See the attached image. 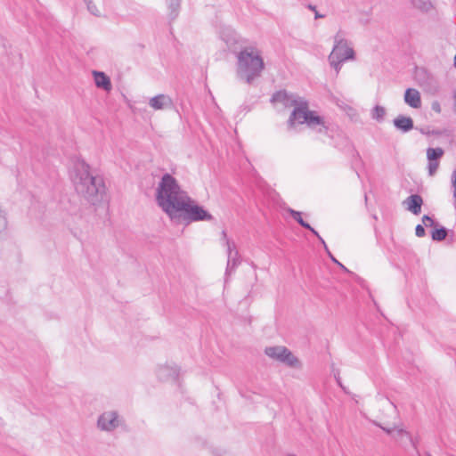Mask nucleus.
Masks as SVG:
<instances>
[{
  "label": "nucleus",
  "instance_id": "nucleus-1",
  "mask_svg": "<svg viewBox=\"0 0 456 456\" xmlns=\"http://www.w3.org/2000/svg\"><path fill=\"white\" fill-rule=\"evenodd\" d=\"M156 200L162 210L175 221H210L212 216L196 205L169 174L163 175L157 188Z\"/></svg>",
  "mask_w": 456,
  "mask_h": 456
},
{
  "label": "nucleus",
  "instance_id": "nucleus-2",
  "mask_svg": "<svg viewBox=\"0 0 456 456\" xmlns=\"http://www.w3.org/2000/svg\"><path fill=\"white\" fill-rule=\"evenodd\" d=\"M291 106L294 107V110L288 120V124L290 127H294L297 123H305L310 127H314L316 126H321V132L327 131L323 118L315 111L308 109L306 101L302 98L294 99L291 102Z\"/></svg>",
  "mask_w": 456,
  "mask_h": 456
},
{
  "label": "nucleus",
  "instance_id": "nucleus-3",
  "mask_svg": "<svg viewBox=\"0 0 456 456\" xmlns=\"http://www.w3.org/2000/svg\"><path fill=\"white\" fill-rule=\"evenodd\" d=\"M238 65L248 82L259 76L265 68L259 51L253 47H246L240 52Z\"/></svg>",
  "mask_w": 456,
  "mask_h": 456
},
{
  "label": "nucleus",
  "instance_id": "nucleus-4",
  "mask_svg": "<svg viewBox=\"0 0 456 456\" xmlns=\"http://www.w3.org/2000/svg\"><path fill=\"white\" fill-rule=\"evenodd\" d=\"M265 354L289 367L299 369L301 362L287 347L282 346H268L265 349Z\"/></svg>",
  "mask_w": 456,
  "mask_h": 456
},
{
  "label": "nucleus",
  "instance_id": "nucleus-5",
  "mask_svg": "<svg viewBox=\"0 0 456 456\" xmlns=\"http://www.w3.org/2000/svg\"><path fill=\"white\" fill-rule=\"evenodd\" d=\"M354 58V50L344 40L337 41L331 53L330 54V62L336 69L339 71V64L343 61Z\"/></svg>",
  "mask_w": 456,
  "mask_h": 456
},
{
  "label": "nucleus",
  "instance_id": "nucleus-6",
  "mask_svg": "<svg viewBox=\"0 0 456 456\" xmlns=\"http://www.w3.org/2000/svg\"><path fill=\"white\" fill-rule=\"evenodd\" d=\"M124 426V419L116 411H104L97 419V427L106 432H113L117 428Z\"/></svg>",
  "mask_w": 456,
  "mask_h": 456
},
{
  "label": "nucleus",
  "instance_id": "nucleus-7",
  "mask_svg": "<svg viewBox=\"0 0 456 456\" xmlns=\"http://www.w3.org/2000/svg\"><path fill=\"white\" fill-rule=\"evenodd\" d=\"M379 427L383 429L387 435L391 436L401 446L406 447L408 445H411L416 452V453L420 456V453L418 450V438H413L411 435L404 430L403 428H399L396 427L394 428H386L381 425Z\"/></svg>",
  "mask_w": 456,
  "mask_h": 456
},
{
  "label": "nucleus",
  "instance_id": "nucleus-8",
  "mask_svg": "<svg viewBox=\"0 0 456 456\" xmlns=\"http://www.w3.org/2000/svg\"><path fill=\"white\" fill-rule=\"evenodd\" d=\"M179 368L174 365L159 366L157 370V377L161 381H176L179 377Z\"/></svg>",
  "mask_w": 456,
  "mask_h": 456
},
{
  "label": "nucleus",
  "instance_id": "nucleus-9",
  "mask_svg": "<svg viewBox=\"0 0 456 456\" xmlns=\"http://www.w3.org/2000/svg\"><path fill=\"white\" fill-rule=\"evenodd\" d=\"M404 101L414 109H419L421 106L420 94L418 90L413 88H409L405 91Z\"/></svg>",
  "mask_w": 456,
  "mask_h": 456
},
{
  "label": "nucleus",
  "instance_id": "nucleus-10",
  "mask_svg": "<svg viewBox=\"0 0 456 456\" xmlns=\"http://www.w3.org/2000/svg\"><path fill=\"white\" fill-rule=\"evenodd\" d=\"M93 76L97 87L110 92L112 88L110 77L103 72L93 71Z\"/></svg>",
  "mask_w": 456,
  "mask_h": 456
},
{
  "label": "nucleus",
  "instance_id": "nucleus-11",
  "mask_svg": "<svg viewBox=\"0 0 456 456\" xmlns=\"http://www.w3.org/2000/svg\"><path fill=\"white\" fill-rule=\"evenodd\" d=\"M406 208L414 215H419L421 211L423 200L419 195H411L405 200Z\"/></svg>",
  "mask_w": 456,
  "mask_h": 456
},
{
  "label": "nucleus",
  "instance_id": "nucleus-12",
  "mask_svg": "<svg viewBox=\"0 0 456 456\" xmlns=\"http://www.w3.org/2000/svg\"><path fill=\"white\" fill-rule=\"evenodd\" d=\"M172 104V101L169 97L159 94L151 99L150 105L155 110H163Z\"/></svg>",
  "mask_w": 456,
  "mask_h": 456
},
{
  "label": "nucleus",
  "instance_id": "nucleus-13",
  "mask_svg": "<svg viewBox=\"0 0 456 456\" xmlns=\"http://www.w3.org/2000/svg\"><path fill=\"white\" fill-rule=\"evenodd\" d=\"M394 123L396 127L403 131H408L413 126L412 119L409 117H398Z\"/></svg>",
  "mask_w": 456,
  "mask_h": 456
},
{
  "label": "nucleus",
  "instance_id": "nucleus-14",
  "mask_svg": "<svg viewBox=\"0 0 456 456\" xmlns=\"http://www.w3.org/2000/svg\"><path fill=\"white\" fill-rule=\"evenodd\" d=\"M295 98H292L291 96H289L286 92H278L276 93L273 98H272V102H282L284 103L285 105H289L291 106V102L294 100Z\"/></svg>",
  "mask_w": 456,
  "mask_h": 456
},
{
  "label": "nucleus",
  "instance_id": "nucleus-15",
  "mask_svg": "<svg viewBox=\"0 0 456 456\" xmlns=\"http://www.w3.org/2000/svg\"><path fill=\"white\" fill-rule=\"evenodd\" d=\"M444 155L442 148H428L427 150V158L428 161H437Z\"/></svg>",
  "mask_w": 456,
  "mask_h": 456
},
{
  "label": "nucleus",
  "instance_id": "nucleus-16",
  "mask_svg": "<svg viewBox=\"0 0 456 456\" xmlns=\"http://www.w3.org/2000/svg\"><path fill=\"white\" fill-rule=\"evenodd\" d=\"M85 183L87 184L89 183L90 186H88L87 191L89 194H93L94 191H98V189L96 188V178L93 177L91 175H87L85 178Z\"/></svg>",
  "mask_w": 456,
  "mask_h": 456
},
{
  "label": "nucleus",
  "instance_id": "nucleus-17",
  "mask_svg": "<svg viewBox=\"0 0 456 456\" xmlns=\"http://www.w3.org/2000/svg\"><path fill=\"white\" fill-rule=\"evenodd\" d=\"M446 231L444 228L436 229L432 233V238L435 240H443L446 237Z\"/></svg>",
  "mask_w": 456,
  "mask_h": 456
},
{
  "label": "nucleus",
  "instance_id": "nucleus-18",
  "mask_svg": "<svg viewBox=\"0 0 456 456\" xmlns=\"http://www.w3.org/2000/svg\"><path fill=\"white\" fill-rule=\"evenodd\" d=\"M428 162H429L428 163V173L430 175H434L439 167V163H438V161H428Z\"/></svg>",
  "mask_w": 456,
  "mask_h": 456
},
{
  "label": "nucleus",
  "instance_id": "nucleus-19",
  "mask_svg": "<svg viewBox=\"0 0 456 456\" xmlns=\"http://www.w3.org/2000/svg\"><path fill=\"white\" fill-rule=\"evenodd\" d=\"M292 217L297 220L299 224H303V218L300 212L295 211V210H289Z\"/></svg>",
  "mask_w": 456,
  "mask_h": 456
},
{
  "label": "nucleus",
  "instance_id": "nucleus-20",
  "mask_svg": "<svg viewBox=\"0 0 456 456\" xmlns=\"http://www.w3.org/2000/svg\"><path fill=\"white\" fill-rule=\"evenodd\" d=\"M416 235L418 237H423L425 235V229L422 225L418 224L415 229Z\"/></svg>",
  "mask_w": 456,
  "mask_h": 456
},
{
  "label": "nucleus",
  "instance_id": "nucleus-21",
  "mask_svg": "<svg viewBox=\"0 0 456 456\" xmlns=\"http://www.w3.org/2000/svg\"><path fill=\"white\" fill-rule=\"evenodd\" d=\"M431 108L436 113H440L441 112V106H440V103L438 102H432Z\"/></svg>",
  "mask_w": 456,
  "mask_h": 456
},
{
  "label": "nucleus",
  "instance_id": "nucleus-22",
  "mask_svg": "<svg viewBox=\"0 0 456 456\" xmlns=\"http://www.w3.org/2000/svg\"><path fill=\"white\" fill-rule=\"evenodd\" d=\"M303 227L306 228V229H309L311 232H313L315 235L319 236L317 232L313 228L311 227V225L307 223H305L304 220H303V224H300Z\"/></svg>",
  "mask_w": 456,
  "mask_h": 456
},
{
  "label": "nucleus",
  "instance_id": "nucleus-23",
  "mask_svg": "<svg viewBox=\"0 0 456 456\" xmlns=\"http://www.w3.org/2000/svg\"><path fill=\"white\" fill-rule=\"evenodd\" d=\"M376 110H377V111H381V112H383V110H382V109H379V108H376Z\"/></svg>",
  "mask_w": 456,
  "mask_h": 456
},
{
  "label": "nucleus",
  "instance_id": "nucleus-24",
  "mask_svg": "<svg viewBox=\"0 0 456 456\" xmlns=\"http://www.w3.org/2000/svg\"><path fill=\"white\" fill-rule=\"evenodd\" d=\"M288 456H296V455L290 454V455H288Z\"/></svg>",
  "mask_w": 456,
  "mask_h": 456
}]
</instances>
